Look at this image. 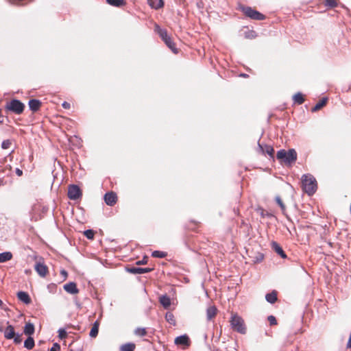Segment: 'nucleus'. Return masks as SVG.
Here are the masks:
<instances>
[{
  "label": "nucleus",
  "mask_w": 351,
  "mask_h": 351,
  "mask_svg": "<svg viewBox=\"0 0 351 351\" xmlns=\"http://www.w3.org/2000/svg\"><path fill=\"white\" fill-rule=\"evenodd\" d=\"M41 106L40 101L38 99H30L29 101V107L33 112L38 111Z\"/></svg>",
  "instance_id": "nucleus-16"
},
{
  "label": "nucleus",
  "mask_w": 351,
  "mask_h": 351,
  "mask_svg": "<svg viewBox=\"0 0 351 351\" xmlns=\"http://www.w3.org/2000/svg\"><path fill=\"white\" fill-rule=\"evenodd\" d=\"M230 323L233 330L241 334L246 333V326L243 319L237 313H232Z\"/></svg>",
  "instance_id": "nucleus-3"
},
{
  "label": "nucleus",
  "mask_w": 351,
  "mask_h": 351,
  "mask_svg": "<svg viewBox=\"0 0 351 351\" xmlns=\"http://www.w3.org/2000/svg\"><path fill=\"white\" fill-rule=\"evenodd\" d=\"M217 308L214 306H210L207 308L206 315L208 319L210 320L217 315Z\"/></svg>",
  "instance_id": "nucleus-25"
},
{
  "label": "nucleus",
  "mask_w": 351,
  "mask_h": 351,
  "mask_svg": "<svg viewBox=\"0 0 351 351\" xmlns=\"http://www.w3.org/2000/svg\"><path fill=\"white\" fill-rule=\"evenodd\" d=\"M155 32H156L162 40H167V37L169 36L167 34V32L166 29H161L158 25H155Z\"/></svg>",
  "instance_id": "nucleus-21"
},
{
  "label": "nucleus",
  "mask_w": 351,
  "mask_h": 351,
  "mask_svg": "<svg viewBox=\"0 0 351 351\" xmlns=\"http://www.w3.org/2000/svg\"><path fill=\"white\" fill-rule=\"evenodd\" d=\"M3 305V302L1 300H0V306H1Z\"/></svg>",
  "instance_id": "nucleus-48"
},
{
  "label": "nucleus",
  "mask_w": 351,
  "mask_h": 351,
  "mask_svg": "<svg viewBox=\"0 0 351 351\" xmlns=\"http://www.w3.org/2000/svg\"><path fill=\"white\" fill-rule=\"evenodd\" d=\"M16 173L18 176H21L23 174V171L20 170L19 169H16Z\"/></svg>",
  "instance_id": "nucleus-47"
},
{
  "label": "nucleus",
  "mask_w": 351,
  "mask_h": 351,
  "mask_svg": "<svg viewBox=\"0 0 351 351\" xmlns=\"http://www.w3.org/2000/svg\"><path fill=\"white\" fill-rule=\"evenodd\" d=\"M14 328L12 325H8L4 331V337L7 339H12L15 337Z\"/></svg>",
  "instance_id": "nucleus-14"
},
{
  "label": "nucleus",
  "mask_w": 351,
  "mask_h": 351,
  "mask_svg": "<svg viewBox=\"0 0 351 351\" xmlns=\"http://www.w3.org/2000/svg\"><path fill=\"white\" fill-rule=\"evenodd\" d=\"M302 190L309 195L314 194L317 189L316 179L311 174H305L302 176Z\"/></svg>",
  "instance_id": "nucleus-2"
},
{
  "label": "nucleus",
  "mask_w": 351,
  "mask_h": 351,
  "mask_svg": "<svg viewBox=\"0 0 351 351\" xmlns=\"http://www.w3.org/2000/svg\"><path fill=\"white\" fill-rule=\"evenodd\" d=\"M17 297L19 300H21V302L26 304H30L32 302V300L29 294L25 291H19L17 293Z\"/></svg>",
  "instance_id": "nucleus-13"
},
{
  "label": "nucleus",
  "mask_w": 351,
  "mask_h": 351,
  "mask_svg": "<svg viewBox=\"0 0 351 351\" xmlns=\"http://www.w3.org/2000/svg\"><path fill=\"white\" fill-rule=\"evenodd\" d=\"M67 337V333L66 330L63 328H60L58 330V337L61 339H64Z\"/></svg>",
  "instance_id": "nucleus-39"
},
{
  "label": "nucleus",
  "mask_w": 351,
  "mask_h": 351,
  "mask_svg": "<svg viewBox=\"0 0 351 351\" xmlns=\"http://www.w3.org/2000/svg\"><path fill=\"white\" fill-rule=\"evenodd\" d=\"M60 350V346L58 343H53L51 348L50 351H59Z\"/></svg>",
  "instance_id": "nucleus-43"
},
{
  "label": "nucleus",
  "mask_w": 351,
  "mask_h": 351,
  "mask_svg": "<svg viewBox=\"0 0 351 351\" xmlns=\"http://www.w3.org/2000/svg\"><path fill=\"white\" fill-rule=\"evenodd\" d=\"M275 200L277 203V204L281 208V210H282V213L284 215H286L287 216V214H286V206L281 198V197L280 196H276V198H275Z\"/></svg>",
  "instance_id": "nucleus-29"
},
{
  "label": "nucleus",
  "mask_w": 351,
  "mask_h": 351,
  "mask_svg": "<svg viewBox=\"0 0 351 351\" xmlns=\"http://www.w3.org/2000/svg\"><path fill=\"white\" fill-rule=\"evenodd\" d=\"M134 332L138 337H144L147 334V330L145 328H137L134 330Z\"/></svg>",
  "instance_id": "nucleus-34"
},
{
  "label": "nucleus",
  "mask_w": 351,
  "mask_h": 351,
  "mask_svg": "<svg viewBox=\"0 0 351 351\" xmlns=\"http://www.w3.org/2000/svg\"><path fill=\"white\" fill-rule=\"evenodd\" d=\"M165 319L167 322L171 324V325L175 326L176 324V319L174 317V315L171 312H167L165 315Z\"/></svg>",
  "instance_id": "nucleus-33"
},
{
  "label": "nucleus",
  "mask_w": 351,
  "mask_h": 351,
  "mask_svg": "<svg viewBox=\"0 0 351 351\" xmlns=\"http://www.w3.org/2000/svg\"><path fill=\"white\" fill-rule=\"evenodd\" d=\"M106 1L108 4L116 7H120L126 3L124 0H106Z\"/></svg>",
  "instance_id": "nucleus-32"
},
{
  "label": "nucleus",
  "mask_w": 351,
  "mask_h": 351,
  "mask_svg": "<svg viewBox=\"0 0 351 351\" xmlns=\"http://www.w3.org/2000/svg\"><path fill=\"white\" fill-rule=\"evenodd\" d=\"M328 98L323 97L314 107L311 108L313 112H317L325 106L327 104Z\"/></svg>",
  "instance_id": "nucleus-19"
},
{
  "label": "nucleus",
  "mask_w": 351,
  "mask_h": 351,
  "mask_svg": "<svg viewBox=\"0 0 351 351\" xmlns=\"http://www.w3.org/2000/svg\"><path fill=\"white\" fill-rule=\"evenodd\" d=\"M163 41L174 53H178V49L176 48V44L173 41L171 36L167 37V40H164Z\"/></svg>",
  "instance_id": "nucleus-18"
},
{
  "label": "nucleus",
  "mask_w": 351,
  "mask_h": 351,
  "mask_svg": "<svg viewBox=\"0 0 351 351\" xmlns=\"http://www.w3.org/2000/svg\"><path fill=\"white\" fill-rule=\"evenodd\" d=\"M104 199L107 205L112 206L117 203L118 197L116 193L110 191L104 195Z\"/></svg>",
  "instance_id": "nucleus-8"
},
{
  "label": "nucleus",
  "mask_w": 351,
  "mask_h": 351,
  "mask_svg": "<svg viewBox=\"0 0 351 351\" xmlns=\"http://www.w3.org/2000/svg\"><path fill=\"white\" fill-rule=\"evenodd\" d=\"M60 274L63 276L64 280L66 279V278L68 276V273L66 270H64V269L61 270Z\"/></svg>",
  "instance_id": "nucleus-44"
},
{
  "label": "nucleus",
  "mask_w": 351,
  "mask_h": 351,
  "mask_svg": "<svg viewBox=\"0 0 351 351\" xmlns=\"http://www.w3.org/2000/svg\"><path fill=\"white\" fill-rule=\"evenodd\" d=\"M239 9L246 17L252 20L263 21L265 19V16L264 14L251 7L240 5L239 6Z\"/></svg>",
  "instance_id": "nucleus-4"
},
{
  "label": "nucleus",
  "mask_w": 351,
  "mask_h": 351,
  "mask_svg": "<svg viewBox=\"0 0 351 351\" xmlns=\"http://www.w3.org/2000/svg\"><path fill=\"white\" fill-rule=\"evenodd\" d=\"M135 348H136V346L134 343H128L122 345L120 348V350L121 351H134Z\"/></svg>",
  "instance_id": "nucleus-30"
},
{
  "label": "nucleus",
  "mask_w": 351,
  "mask_h": 351,
  "mask_svg": "<svg viewBox=\"0 0 351 351\" xmlns=\"http://www.w3.org/2000/svg\"><path fill=\"white\" fill-rule=\"evenodd\" d=\"M266 300L271 303L274 304L277 301V292L276 291H273L272 292L267 293L265 296Z\"/></svg>",
  "instance_id": "nucleus-24"
},
{
  "label": "nucleus",
  "mask_w": 351,
  "mask_h": 351,
  "mask_svg": "<svg viewBox=\"0 0 351 351\" xmlns=\"http://www.w3.org/2000/svg\"><path fill=\"white\" fill-rule=\"evenodd\" d=\"M99 322L97 320L93 325L89 335L92 338H95L99 332Z\"/></svg>",
  "instance_id": "nucleus-20"
},
{
  "label": "nucleus",
  "mask_w": 351,
  "mask_h": 351,
  "mask_svg": "<svg viewBox=\"0 0 351 351\" xmlns=\"http://www.w3.org/2000/svg\"><path fill=\"white\" fill-rule=\"evenodd\" d=\"M201 223L199 221L195 220H189L186 223V228L189 230L197 232L200 228Z\"/></svg>",
  "instance_id": "nucleus-10"
},
{
  "label": "nucleus",
  "mask_w": 351,
  "mask_h": 351,
  "mask_svg": "<svg viewBox=\"0 0 351 351\" xmlns=\"http://www.w3.org/2000/svg\"><path fill=\"white\" fill-rule=\"evenodd\" d=\"M261 215L263 217H265L266 215H269L267 212H265L264 210H262Z\"/></svg>",
  "instance_id": "nucleus-46"
},
{
  "label": "nucleus",
  "mask_w": 351,
  "mask_h": 351,
  "mask_svg": "<svg viewBox=\"0 0 351 351\" xmlns=\"http://www.w3.org/2000/svg\"><path fill=\"white\" fill-rule=\"evenodd\" d=\"M84 234L88 239H93L95 236V232L93 230H87L84 231Z\"/></svg>",
  "instance_id": "nucleus-38"
},
{
  "label": "nucleus",
  "mask_w": 351,
  "mask_h": 351,
  "mask_svg": "<svg viewBox=\"0 0 351 351\" xmlns=\"http://www.w3.org/2000/svg\"><path fill=\"white\" fill-rule=\"evenodd\" d=\"M24 333L27 335H32L34 333V326L32 323H26L24 327Z\"/></svg>",
  "instance_id": "nucleus-28"
},
{
  "label": "nucleus",
  "mask_w": 351,
  "mask_h": 351,
  "mask_svg": "<svg viewBox=\"0 0 351 351\" xmlns=\"http://www.w3.org/2000/svg\"><path fill=\"white\" fill-rule=\"evenodd\" d=\"M34 269L42 278L46 277L49 274L48 267L45 264L44 260L41 257L36 260L34 265Z\"/></svg>",
  "instance_id": "nucleus-6"
},
{
  "label": "nucleus",
  "mask_w": 351,
  "mask_h": 351,
  "mask_svg": "<svg viewBox=\"0 0 351 351\" xmlns=\"http://www.w3.org/2000/svg\"><path fill=\"white\" fill-rule=\"evenodd\" d=\"M29 271H27V270H26V271H25V273H27H27H29Z\"/></svg>",
  "instance_id": "nucleus-49"
},
{
  "label": "nucleus",
  "mask_w": 351,
  "mask_h": 351,
  "mask_svg": "<svg viewBox=\"0 0 351 351\" xmlns=\"http://www.w3.org/2000/svg\"><path fill=\"white\" fill-rule=\"evenodd\" d=\"M267 319L271 326H274L277 324V320L274 315H269Z\"/></svg>",
  "instance_id": "nucleus-40"
},
{
  "label": "nucleus",
  "mask_w": 351,
  "mask_h": 351,
  "mask_svg": "<svg viewBox=\"0 0 351 351\" xmlns=\"http://www.w3.org/2000/svg\"><path fill=\"white\" fill-rule=\"evenodd\" d=\"M148 261V257L144 256L141 261H138L136 263V265H145L147 263Z\"/></svg>",
  "instance_id": "nucleus-42"
},
{
  "label": "nucleus",
  "mask_w": 351,
  "mask_h": 351,
  "mask_svg": "<svg viewBox=\"0 0 351 351\" xmlns=\"http://www.w3.org/2000/svg\"><path fill=\"white\" fill-rule=\"evenodd\" d=\"M293 99L294 103L298 105L302 104L305 101L304 96L301 93L295 94L293 97Z\"/></svg>",
  "instance_id": "nucleus-26"
},
{
  "label": "nucleus",
  "mask_w": 351,
  "mask_h": 351,
  "mask_svg": "<svg viewBox=\"0 0 351 351\" xmlns=\"http://www.w3.org/2000/svg\"><path fill=\"white\" fill-rule=\"evenodd\" d=\"M176 345L186 346H189L190 345V339L187 335H182L178 337L175 339L174 341Z\"/></svg>",
  "instance_id": "nucleus-9"
},
{
  "label": "nucleus",
  "mask_w": 351,
  "mask_h": 351,
  "mask_svg": "<svg viewBox=\"0 0 351 351\" xmlns=\"http://www.w3.org/2000/svg\"><path fill=\"white\" fill-rule=\"evenodd\" d=\"M276 158L281 163L291 166L297 160L298 154L294 149H290L288 151L280 149L277 152Z\"/></svg>",
  "instance_id": "nucleus-1"
},
{
  "label": "nucleus",
  "mask_w": 351,
  "mask_h": 351,
  "mask_svg": "<svg viewBox=\"0 0 351 351\" xmlns=\"http://www.w3.org/2000/svg\"><path fill=\"white\" fill-rule=\"evenodd\" d=\"M13 339H14V343L19 344L22 341V335L21 334L15 335V337H14Z\"/></svg>",
  "instance_id": "nucleus-41"
},
{
  "label": "nucleus",
  "mask_w": 351,
  "mask_h": 351,
  "mask_svg": "<svg viewBox=\"0 0 351 351\" xmlns=\"http://www.w3.org/2000/svg\"><path fill=\"white\" fill-rule=\"evenodd\" d=\"M82 193L80 187L77 185L72 184L68 189V197L70 199L76 200L80 198Z\"/></svg>",
  "instance_id": "nucleus-7"
},
{
  "label": "nucleus",
  "mask_w": 351,
  "mask_h": 351,
  "mask_svg": "<svg viewBox=\"0 0 351 351\" xmlns=\"http://www.w3.org/2000/svg\"><path fill=\"white\" fill-rule=\"evenodd\" d=\"M271 247L272 249L278 254L280 255L282 258H285L287 257L286 254L283 251L282 248L280 246V245L274 241L271 243Z\"/></svg>",
  "instance_id": "nucleus-15"
},
{
  "label": "nucleus",
  "mask_w": 351,
  "mask_h": 351,
  "mask_svg": "<svg viewBox=\"0 0 351 351\" xmlns=\"http://www.w3.org/2000/svg\"><path fill=\"white\" fill-rule=\"evenodd\" d=\"M324 5L330 8H335L337 6V0H324Z\"/></svg>",
  "instance_id": "nucleus-36"
},
{
  "label": "nucleus",
  "mask_w": 351,
  "mask_h": 351,
  "mask_svg": "<svg viewBox=\"0 0 351 351\" xmlns=\"http://www.w3.org/2000/svg\"><path fill=\"white\" fill-rule=\"evenodd\" d=\"M62 107L65 109H69L70 107H71V105L69 103L66 102V101H64L63 102V104H62Z\"/></svg>",
  "instance_id": "nucleus-45"
},
{
  "label": "nucleus",
  "mask_w": 351,
  "mask_h": 351,
  "mask_svg": "<svg viewBox=\"0 0 351 351\" xmlns=\"http://www.w3.org/2000/svg\"><path fill=\"white\" fill-rule=\"evenodd\" d=\"M34 340L31 337H29L24 342V347L28 350H32L34 347Z\"/></svg>",
  "instance_id": "nucleus-31"
},
{
  "label": "nucleus",
  "mask_w": 351,
  "mask_h": 351,
  "mask_svg": "<svg viewBox=\"0 0 351 351\" xmlns=\"http://www.w3.org/2000/svg\"><path fill=\"white\" fill-rule=\"evenodd\" d=\"M152 270H153L152 268H149V267L141 268V267H131L128 269V271L130 273L134 274L149 273V272L152 271Z\"/></svg>",
  "instance_id": "nucleus-12"
},
{
  "label": "nucleus",
  "mask_w": 351,
  "mask_h": 351,
  "mask_svg": "<svg viewBox=\"0 0 351 351\" xmlns=\"http://www.w3.org/2000/svg\"><path fill=\"white\" fill-rule=\"evenodd\" d=\"M64 289L71 294H77L79 293V289L75 282H69L64 285Z\"/></svg>",
  "instance_id": "nucleus-11"
},
{
  "label": "nucleus",
  "mask_w": 351,
  "mask_h": 351,
  "mask_svg": "<svg viewBox=\"0 0 351 351\" xmlns=\"http://www.w3.org/2000/svg\"><path fill=\"white\" fill-rule=\"evenodd\" d=\"M159 300L165 308H168L171 305V299L166 295L160 296Z\"/></svg>",
  "instance_id": "nucleus-22"
},
{
  "label": "nucleus",
  "mask_w": 351,
  "mask_h": 351,
  "mask_svg": "<svg viewBox=\"0 0 351 351\" xmlns=\"http://www.w3.org/2000/svg\"><path fill=\"white\" fill-rule=\"evenodd\" d=\"M259 147L263 154H268L272 158H274V149L271 146H270V145L262 146V145H259Z\"/></svg>",
  "instance_id": "nucleus-17"
},
{
  "label": "nucleus",
  "mask_w": 351,
  "mask_h": 351,
  "mask_svg": "<svg viewBox=\"0 0 351 351\" xmlns=\"http://www.w3.org/2000/svg\"><path fill=\"white\" fill-rule=\"evenodd\" d=\"M25 105L19 100L14 99L6 103L5 110L12 112L16 114H21L23 112Z\"/></svg>",
  "instance_id": "nucleus-5"
},
{
  "label": "nucleus",
  "mask_w": 351,
  "mask_h": 351,
  "mask_svg": "<svg viewBox=\"0 0 351 351\" xmlns=\"http://www.w3.org/2000/svg\"><path fill=\"white\" fill-rule=\"evenodd\" d=\"M12 254L10 252L0 253V263L7 262L12 258Z\"/></svg>",
  "instance_id": "nucleus-27"
},
{
  "label": "nucleus",
  "mask_w": 351,
  "mask_h": 351,
  "mask_svg": "<svg viewBox=\"0 0 351 351\" xmlns=\"http://www.w3.org/2000/svg\"><path fill=\"white\" fill-rule=\"evenodd\" d=\"M12 144V142L10 139L4 140L1 143V147L3 149H8L10 148L11 145Z\"/></svg>",
  "instance_id": "nucleus-37"
},
{
  "label": "nucleus",
  "mask_w": 351,
  "mask_h": 351,
  "mask_svg": "<svg viewBox=\"0 0 351 351\" xmlns=\"http://www.w3.org/2000/svg\"><path fill=\"white\" fill-rule=\"evenodd\" d=\"M149 5L154 9L158 10L163 6L162 0H147Z\"/></svg>",
  "instance_id": "nucleus-23"
},
{
  "label": "nucleus",
  "mask_w": 351,
  "mask_h": 351,
  "mask_svg": "<svg viewBox=\"0 0 351 351\" xmlns=\"http://www.w3.org/2000/svg\"><path fill=\"white\" fill-rule=\"evenodd\" d=\"M152 256L154 258H162L167 256V253L166 252L156 250L152 252Z\"/></svg>",
  "instance_id": "nucleus-35"
}]
</instances>
